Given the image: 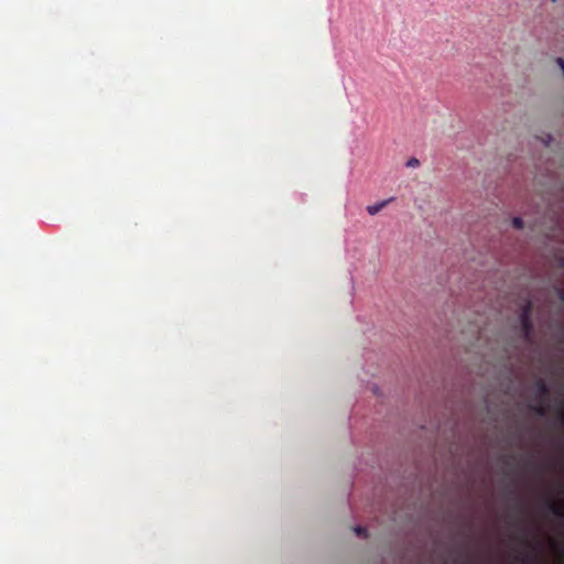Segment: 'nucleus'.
Here are the masks:
<instances>
[{"label":"nucleus","mask_w":564,"mask_h":564,"mask_svg":"<svg viewBox=\"0 0 564 564\" xmlns=\"http://www.w3.org/2000/svg\"><path fill=\"white\" fill-rule=\"evenodd\" d=\"M441 564H458V553L452 549L442 560Z\"/></svg>","instance_id":"obj_5"},{"label":"nucleus","mask_w":564,"mask_h":564,"mask_svg":"<svg viewBox=\"0 0 564 564\" xmlns=\"http://www.w3.org/2000/svg\"><path fill=\"white\" fill-rule=\"evenodd\" d=\"M355 532L358 536L367 538V530L364 527H356Z\"/></svg>","instance_id":"obj_8"},{"label":"nucleus","mask_w":564,"mask_h":564,"mask_svg":"<svg viewBox=\"0 0 564 564\" xmlns=\"http://www.w3.org/2000/svg\"><path fill=\"white\" fill-rule=\"evenodd\" d=\"M547 510L555 517H564V503L558 505L553 499L549 498L545 502Z\"/></svg>","instance_id":"obj_3"},{"label":"nucleus","mask_w":564,"mask_h":564,"mask_svg":"<svg viewBox=\"0 0 564 564\" xmlns=\"http://www.w3.org/2000/svg\"><path fill=\"white\" fill-rule=\"evenodd\" d=\"M532 310L533 306L530 300H525L520 308L519 319L522 330V337L525 341H530L533 334V323L531 319Z\"/></svg>","instance_id":"obj_1"},{"label":"nucleus","mask_w":564,"mask_h":564,"mask_svg":"<svg viewBox=\"0 0 564 564\" xmlns=\"http://www.w3.org/2000/svg\"><path fill=\"white\" fill-rule=\"evenodd\" d=\"M394 198L393 197H390L388 199H384L382 202H379L375 205H369L367 206V212L370 214V215H377L378 213H380L388 204H390Z\"/></svg>","instance_id":"obj_4"},{"label":"nucleus","mask_w":564,"mask_h":564,"mask_svg":"<svg viewBox=\"0 0 564 564\" xmlns=\"http://www.w3.org/2000/svg\"><path fill=\"white\" fill-rule=\"evenodd\" d=\"M535 389H536V399L546 401L550 397V388L547 383L543 379H538L535 381Z\"/></svg>","instance_id":"obj_2"},{"label":"nucleus","mask_w":564,"mask_h":564,"mask_svg":"<svg viewBox=\"0 0 564 564\" xmlns=\"http://www.w3.org/2000/svg\"><path fill=\"white\" fill-rule=\"evenodd\" d=\"M512 226L516 228V229H522L523 226H524V223L522 220V218L520 217H514L512 219Z\"/></svg>","instance_id":"obj_7"},{"label":"nucleus","mask_w":564,"mask_h":564,"mask_svg":"<svg viewBox=\"0 0 564 564\" xmlns=\"http://www.w3.org/2000/svg\"><path fill=\"white\" fill-rule=\"evenodd\" d=\"M558 416H560L561 423L564 424V409L560 410Z\"/></svg>","instance_id":"obj_11"},{"label":"nucleus","mask_w":564,"mask_h":564,"mask_svg":"<svg viewBox=\"0 0 564 564\" xmlns=\"http://www.w3.org/2000/svg\"><path fill=\"white\" fill-rule=\"evenodd\" d=\"M557 296L562 302H564V288L557 290Z\"/></svg>","instance_id":"obj_10"},{"label":"nucleus","mask_w":564,"mask_h":564,"mask_svg":"<svg viewBox=\"0 0 564 564\" xmlns=\"http://www.w3.org/2000/svg\"><path fill=\"white\" fill-rule=\"evenodd\" d=\"M540 402L535 405H531L530 408L540 416L546 415L547 406L545 405V401L539 400Z\"/></svg>","instance_id":"obj_6"},{"label":"nucleus","mask_w":564,"mask_h":564,"mask_svg":"<svg viewBox=\"0 0 564 564\" xmlns=\"http://www.w3.org/2000/svg\"><path fill=\"white\" fill-rule=\"evenodd\" d=\"M528 466H530V467H535V464H534V462H533V460H531V459H530V460L528 462Z\"/></svg>","instance_id":"obj_12"},{"label":"nucleus","mask_w":564,"mask_h":564,"mask_svg":"<svg viewBox=\"0 0 564 564\" xmlns=\"http://www.w3.org/2000/svg\"><path fill=\"white\" fill-rule=\"evenodd\" d=\"M459 550H460V551L463 550V546H462V545L459 546Z\"/></svg>","instance_id":"obj_13"},{"label":"nucleus","mask_w":564,"mask_h":564,"mask_svg":"<svg viewBox=\"0 0 564 564\" xmlns=\"http://www.w3.org/2000/svg\"><path fill=\"white\" fill-rule=\"evenodd\" d=\"M419 165H420V161L416 158H411L406 162V166H409V167H417Z\"/></svg>","instance_id":"obj_9"}]
</instances>
